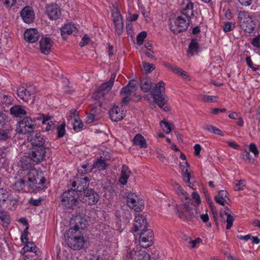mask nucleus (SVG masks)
Instances as JSON below:
<instances>
[{"label": "nucleus", "mask_w": 260, "mask_h": 260, "mask_svg": "<svg viewBox=\"0 0 260 260\" xmlns=\"http://www.w3.org/2000/svg\"><path fill=\"white\" fill-rule=\"evenodd\" d=\"M56 122H54L50 120L46 122V123L43 124L45 127H43V128L47 132L49 131H52L55 129L56 127H57Z\"/></svg>", "instance_id": "nucleus-45"}, {"label": "nucleus", "mask_w": 260, "mask_h": 260, "mask_svg": "<svg viewBox=\"0 0 260 260\" xmlns=\"http://www.w3.org/2000/svg\"><path fill=\"white\" fill-rule=\"evenodd\" d=\"M91 112L86 117V122L88 123L93 122L96 116V111H94V108H92L91 110Z\"/></svg>", "instance_id": "nucleus-55"}, {"label": "nucleus", "mask_w": 260, "mask_h": 260, "mask_svg": "<svg viewBox=\"0 0 260 260\" xmlns=\"http://www.w3.org/2000/svg\"><path fill=\"white\" fill-rule=\"evenodd\" d=\"M49 146L34 147L29 153V156L34 161L39 163L43 161L46 157V149H49Z\"/></svg>", "instance_id": "nucleus-15"}, {"label": "nucleus", "mask_w": 260, "mask_h": 260, "mask_svg": "<svg viewBox=\"0 0 260 260\" xmlns=\"http://www.w3.org/2000/svg\"><path fill=\"white\" fill-rule=\"evenodd\" d=\"M36 88L33 86H20L17 89L18 97L25 102H32L36 98Z\"/></svg>", "instance_id": "nucleus-8"}, {"label": "nucleus", "mask_w": 260, "mask_h": 260, "mask_svg": "<svg viewBox=\"0 0 260 260\" xmlns=\"http://www.w3.org/2000/svg\"><path fill=\"white\" fill-rule=\"evenodd\" d=\"M199 50V44L196 40L192 39L189 45L188 53L194 55L198 53Z\"/></svg>", "instance_id": "nucleus-38"}, {"label": "nucleus", "mask_w": 260, "mask_h": 260, "mask_svg": "<svg viewBox=\"0 0 260 260\" xmlns=\"http://www.w3.org/2000/svg\"><path fill=\"white\" fill-rule=\"evenodd\" d=\"M205 128L206 130H207L211 133H214L215 134H216V135H219L221 136H224V133L220 129L218 128L217 127H216L214 126H213L211 125H207L205 126Z\"/></svg>", "instance_id": "nucleus-42"}, {"label": "nucleus", "mask_w": 260, "mask_h": 260, "mask_svg": "<svg viewBox=\"0 0 260 260\" xmlns=\"http://www.w3.org/2000/svg\"><path fill=\"white\" fill-rule=\"evenodd\" d=\"M89 185V179L87 177H76L71 179L68 183V187H72L77 192L81 193L87 190Z\"/></svg>", "instance_id": "nucleus-9"}, {"label": "nucleus", "mask_w": 260, "mask_h": 260, "mask_svg": "<svg viewBox=\"0 0 260 260\" xmlns=\"http://www.w3.org/2000/svg\"><path fill=\"white\" fill-rule=\"evenodd\" d=\"M200 100L204 102L214 103L217 101V98L214 95H201L200 96Z\"/></svg>", "instance_id": "nucleus-44"}, {"label": "nucleus", "mask_w": 260, "mask_h": 260, "mask_svg": "<svg viewBox=\"0 0 260 260\" xmlns=\"http://www.w3.org/2000/svg\"><path fill=\"white\" fill-rule=\"evenodd\" d=\"M42 201V199L41 198H40L38 199H35L34 198H31L29 201V204L34 206H39L41 202Z\"/></svg>", "instance_id": "nucleus-60"}, {"label": "nucleus", "mask_w": 260, "mask_h": 260, "mask_svg": "<svg viewBox=\"0 0 260 260\" xmlns=\"http://www.w3.org/2000/svg\"><path fill=\"white\" fill-rule=\"evenodd\" d=\"M238 23L240 28L247 34H252L256 27L254 16L247 11H240L238 14Z\"/></svg>", "instance_id": "nucleus-3"}, {"label": "nucleus", "mask_w": 260, "mask_h": 260, "mask_svg": "<svg viewBox=\"0 0 260 260\" xmlns=\"http://www.w3.org/2000/svg\"><path fill=\"white\" fill-rule=\"evenodd\" d=\"M252 45L254 47V51L257 53L260 52V35L254 38L252 42Z\"/></svg>", "instance_id": "nucleus-47"}, {"label": "nucleus", "mask_w": 260, "mask_h": 260, "mask_svg": "<svg viewBox=\"0 0 260 260\" xmlns=\"http://www.w3.org/2000/svg\"><path fill=\"white\" fill-rule=\"evenodd\" d=\"M225 215H227V218H226V228L227 229H230L232 227L233 225V222L234 221V218L233 216H232L231 215L228 214V213H225Z\"/></svg>", "instance_id": "nucleus-59"}, {"label": "nucleus", "mask_w": 260, "mask_h": 260, "mask_svg": "<svg viewBox=\"0 0 260 260\" xmlns=\"http://www.w3.org/2000/svg\"><path fill=\"white\" fill-rule=\"evenodd\" d=\"M191 198H192V199L193 200V202L192 203H191L189 201H187V202H185V203H187V202H189L190 204V206H191L192 205H193V208H198V207L201 204V199L200 198V196L199 195V194L196 192V191H193L191 193ZM184 204V203L183 204V205ZM183 206L182 207H180V208H177V210L178 209H183Z\"/></svg>", "instance_id": "nucleus-36"}, {"label": "nucleus", "mask_w": 260, "mask_h": 260, "mask_svg": "<svg viewBox=\"0 0 260 260\" xmlns=\"http://www.w3.org/2000/svg\"><path fill=\"white\" fill-rule=\"evenodd\" d=\"M24 38L27 42L32 43L39 40V34L37 29L30 28L25 31Z\"/></svg>", "instance_id": "nucleus-27"}, {"label": "nucleus", "mask_w": 260, "mask_h": 260, "mask_svg": "<svg viewBox=\"0 0 260 260\" xmlns=\"http://www.w3.org/2000/svg\"><path fill=\"white\" fill-rule=\"evenodd\" d=\"M68 235H72L66 238V242L70 248L79 250L83 247L85 241L81 232L70 233Z\"/></svg>", "instance_id": "nucleus-6"}, {"label": "nucleus", "mask_w": 260, "mask_h": 260, "mask_svg": "<svg viewBox=\"0 0 260 260\" xmlns=\"http://www.w3.org/2000/svg\"><path fill=\"white\" fill-rule=\"evenodd\" d=\"M165 92V85L162 81H160L156 84L151 92V95L154 102L160 108H162L168 101V98L164 94Z\"/></svg>", "instance_id": "nucleus-5"}, {"label": "nucleus", "mask_w": 260, "mask_h": 260, "mask_svg": "<svg viewBox=\"0 0 260 260\" xmlns=\"http://www.w3.org/2000/svg\"><path fill=\"white\" fill-rule=\"evenodd\" d=\"M90 41V38L87 36V35H85L82 38L81 41L80 42L79 45L81 47H83L85 45L88 44Z\"/></svg>", "instance_id": "nucleus-62"}, {"label": "nucleus", "mask_w": 260, "mask_h": 260, "mask_svg": "<svg viewBox=\"0 0 260 260\" xmlns=\"http://www.w3.org/2000/svg\"><path fill=\"white\" fill-rule=\"evenodd\" d=\"M74 121L73 128L74 131L77 132L81 131L83 127V123L81 120L79 118Z\"/></svg>", "instance_id": "nucleus-51"}, {"label": "nucleus", "mask_w": 260, "mask_h": 260, "mask_svg": "<svg viewBox=\"0 0 260 260\" xmlns=\"http://www.w3.org/2000/svg\"><path fill=\"white\" fill-rule=\"evenodd\" d=\"M125 258L126 260H150V256L144 250H133Z\"/></svg>", "instance_id": "nucleus-20"}, {"label": "nucleus", "mask_w": 260, "mask_h": 260, "mask_svg": "<svg viewBox=\"0 0 260 260\" xmlns=\"http://www.w3.org/2000/svg\"><path fill=\"white\" fill-rule=\"evenodd\" d=\"M10 134L9 130L0 129V141H6L10 139Z\"/></svg>", "instance_id": "nucleus-46"}, {"label": "nucleus", "mask_w": 260, "mask_h": 260, "mask_svg": "<svg viewBox=\"0 0 260 260\" xmlns=\"http://www.w3.org/2000/svg\"><path fill=\"white\" fill-rule=\"evenodd\" d=\"M182 14L187 18L193 15V4L190 0H183L181 4Z\"/></svg>", "instance_id": "nucleus-26"}, {"label": "nucleus", "mask_w": 260, "mask_h": 260, "mask_svg": "<svg viewBox=\"0 0 260 260\" xmlns=\"http://www.w3.org/2000/svg\"><path fill=\"white\" fill-rule=\"evenodd\" d=\"M151 87V82L149 79H143L141 82V88L145 92L149 91Z\"/></svg>", "instance_id": "nucleus-41"}, {"label": "nucleus", "mask_w": 260, "mask_h": 260, "mask_svg": "<svg viewBox=\"0 0 260 260\" xmlns=\"http://www.w3.org/2000/svg\"><path fill=\"white\" fill-rule=\"evenodd\" d=\"M38 254L36 253V252L32 253L31 254H27L25 255V258L22 260H38Z\"/></svg>", "instance_id": "nucleus-64"}, {"label": "nucleus", "mask_w": 260, "mask_h": 260, "mask_svg": "<svg viewBox=\"0 0 260 260\" xmlns=\"http://www.w3.org/2000/svg\"><path fill=\"white\" fill-rule=\"evenodd\" d=\"M125 114V109L122 105L115 107V121L122 119Z\"/></svg>", "instance_id": "nucleus-37"}, {"label": "nucleus", "mask_w": 260, "mask_h": 260, "mask_svg": "<svg viewBox=\"0 0 260 260\" xmlns=\"http://www.w3.org/2000/svg\"><path fill=\"white\" fill-rule=\"evenodd\" d=\"M20 15L23 21L27 24L32 23L35 19L34 12L29 6L24 7L21 11Z\"/></svg>", "instance_id": "nucleus-22"}, {"label": "nucleus", "mask_w": 260, "mask_h": 260, "mask_svg": "<svg viewBox=\"0 0 260 260\" xmlns=\"http://www.w3.org/2000/svg\"><path fill=\"white\" fill-rule=\"evenodd\" d=\"M160 125L164 130L167 133L169 134L171 132V127L170 124L166 121H161L160 122Z\"/></svg>", "instance_id": "nucleus-53"}, {"label": "nucleus", "mask_w": 260, "mask_h": 260, "mask_svg": "<svg viewBox=\"0 0 260 260\" xmlns=\"http://www.w3.org/2000/svg\"><path fill=\"white\" fill-rule=\"evenodd\" d=\"M153 233L150 229H144L140 235V244L143 248H147L153 244Z\"/></svg>", "instance_id": "nucleus-17"}, {"label": "nucleus", "mask_w": 260, "mask_h": 260, "mask_svg": "<svg viewBox=\"0 0 260 260\" xmlns=\"http://www.w3.org/2000/svg\"><path fill=\"white\" fill-rule=\"evenodd\" d=\"M113 76L114 74H112L110 80L102 84L95 90L92 96L93 99L96 100H99L111 90L113 85Z\"/></svg>", "instance_id": "nucleus-13"}, {"label": "nucleus", "mask_w": 260, "mask_h": 260, "mask_svg": "<svg viewBox=\"0 0 260 260\" xmlns=\"http://www.w3.org/2000/svg\"><path fill=\"white\" fill-rule=\"evenodd\" d=\"M10 114L15 117H21L26 114V111L23 107L19 105L12 106L10 109Z\"/></svg>", "instance_id": "nucleus-32"}, {"label": "nucleus", "mask_w": 260, "mask_h": 260, "mask_svg": "<svg viewBox=\"0 0 260 260\" xmlns=\"http://www.w3.org/2000/svg\"><path fill=\"white\" fill-rule=\"evenodd\" d=\"M25 246L23 248L24 252H30L31 253L29 254H31L32 253H35V252H36V253L38 254V256L39 255L40 251L36 250L37 248L34 243L27 242L25 243Z\"/></svg>", "instance_id": "nucleus-39"}, {"label": "nucleus", "mask_w": 260, "mask_h": 260, "mask_svg": "<svg viewBox=\"0 0 260 260\" xmlns=\"http://www.w3.org/2000/svg\"><path fill=\"white\" fill-rule=\"evenodd\" d=\"M51 116L48 115L38 114L37 115L36 117L32 118V120H35V122L36 121V120H42V124H45L46 123V122L48 121L49 120H51Z\"/></svg>", "instance_id": "nucleus-43"}, {"label": "nucleus", "mask_w": 260, "mask_h": 260, "mask_svg": "<svg viewBox=\"0 0 260 260\" xmlns=\"http://www.w3.org/2000/svg\"><path fill=\"white\" fill-rule=\"evenodd\" d=\"M27 140L32 145L33 147L48 146L46 143V138L40 132H34L28 135Z\"/></svg>", "instance_id": "nucleus-16"}, {"label": "nucleus", "mask_w": 260, "mask_h": 260, "mask_svg": "<svg viewBox=\"0 0 260 260\" xmlns=\"http://www.w3.org/2000/svg\"><path fill=\"white\" fill-rule=\"evenodd\" d=\"M236 23L233 22H225L223 25V30L224 32H229L235 27Z\"/></svg>", "instance_id": "nucleus-50"}, {"label": "nucleus", "mask_w": 260, "mask_h": 260, "mask_svg": "<svg viewBox=\"0 0 260 260\" xmlns=\"http://www.w3.org/2000/svg\"><path fill=\"white\" fill-rule=\"evenodd\" d=\"M147 37V32L145 31L140 32L137 37V42L139 45H141L144 42V39Z\"/></svg>", "instance_id": "nucleus-54"}, {"label": "nucleus", "mask_w": 260, "mask_h": 260, "mask_svg": "<svg viewBox=\"0 0 260 260\" xmlns=\"http://www.w3.org/2000/svg\"><path fill=\"white\" fill-rule=\"evenodd\" d=\"M183 208L177 210V215L178 217L184 221H191L194 219H198L199 217L203 222H207L209 219V216L207 214V211L205 213L200 214L197 208H193L190 206L189 202L185 203L183 204Z\"/></svg>", "instance_id": "nucleus-2"}, {"label": "nucleus", "mask_w": 260, "mask_h": 260, "mask_svg": "<svg viewBox=\"0 0 260 260\" xmlns=\"http://www.w3.org/2000/svg\"><path fill=\"white\" fill-rule=\"evenodd\" d=\"M215 200L217 203L224 206L229 201L228 193L225 190H220L217 196L215 197Z\"/></svg>", "instance_id": "nucleus-31"}, {"label": "nucleus", "mask_w": 260, "mask_h": 260, "mask_svg": "<svg viewBox=\"0 0 260 260\" xmlns=\"http://www.w3.org/2000/svg\"><path fill=\"white\" fill-rule=\"evenodd\" d=\"M143 68L146 73H149L154 70L155 67L152 63L144 62Z\"/></svg>", "instance_id": "nucleus-56"}, {"label": "nucleus", "mask_w": 260, "mask_h": 260, "mask_svg": "<svg viewBox=\"0 0 260 260\" xmlns=\"http://www.w3.org/2000/svg\"><path fill=\"white\" fill-rule=\"evenodd\" d=\"M79 193L75 189L70 188L64 191L60 196L61 205L67 209L75 210L79 205Z\"/></svg>", "instance_id": "nucleus-4"}, {"label": "nucleus", "mask_w": 260, "mask_h": 260, "mask_svg": "<svg viewBox=\"0 0 260 260\" xmlns=\"http://www.w3.org/2000/svg\"><path fill=\"white\" fill-rule=\"evenodd\" d=\"M46 13L50 19L56 20L60 18L61 10L57 4H52L46 7Z\"/></svg>", "instance_id": "nucleus-19"}, {"label": "nucleus", "mask_w": 260, "mask_h": 260, "mask_svg": "<svg viewBox=\"0 0 260 260\" xmlns=\"http://www.w3.org/2000/svg\"><path fill=\"white\" fill-rule=\"evenodd\" d=\"M53 41L49 38L43 37L40 41V48L41 52L48 55L51 52V48L52 46Z\"/></svg>", "instance_id": "nucleus-24"}, {"label": "nucleus", "mask_w": 260, "mask_h": 260, "mask_svg": "<svg viewBox=\"0 0 260 260\" xmlns=\"http://www.w3.org/2000/svg\"><path fill=\"white\" fill-rule=\"evenodd\" d=\"M172 185L177 194L183 203H185V201H187L189 199V197L188 193L185 191L177 182L175 181L173 182Z\"/></svg>", "instance_id": "nucleus-30"}, {"label": "nucleus", "mask_w": 260, "mask_h": 260, "mask_svg": "<svg viewBox=\"0 0 260 260\" xmlns=\"http://www.w3.org/2000/svg\"><path fill=\"white\" fill-rule=\"evenodd\" d=\"M189 164L186 161L182 162L180 164V168L181 169V173L182 175L183 179L184 182L189 184L190 187L193 189V187L191 185L190 180L191 178V174L189 171Z\"/></svg>", "instance_id": "nucleus-25"}, {"label": "nucleus", "mask_w": 260, "mask_h": 260, "mask_svg": "<svg viewBox=\"0 0 260 260\" xmlns=\"http://www.w3.org/2000/svg\"><path fill=\"white\" fill-rule=\"evenodd\" d=\"M244 182L245 180L243 179L236 181L235 183L234 189L237 191L243 190L245 188Z\"/></svg>", "instance_id": "nucleus-52"}, {"label": "nucleus", "mask_w": 260, "mask_h": 260, "mask_svg": "<svg viewBox=\"0 0 260 260\" xmlns=\"http://www.w3.org/2000/svg\"><path fill=\"white\" fill-rule=\"evenodd\" d=\"M80 201L86 205L95 204L99 200V194L92 188L85 190L83 192L79 193Z\"/></svg>", "instance_id": "nucleus-12"}, {"label": "nucleus", "mask_w": 260, "mask_h": 260, "mask_svg": "<svg viewBox=\"0 0 260 260\" xmlns=\"http://www.w3.org/2000/svg\"><path fill=\"white\" fill-rule=\"evenodd\" d=\"M136 81L132 80L129 82L126 86L122 88L120 93L123 103H127L131 101V94L136 90Z\"/></svg>", "instance_id": "nucleus-18"}, {"label": "nucleus", "mask_w": 260, "mask_h": 260, "mask_svg": "<svg viewBox=\"0 0 260 260\" xmlns=\"http://www.w3.org/2000/svg\"><path fill=\"white\" fill-rule=\"evenodd\" d=\"M18 126L16 128V132L19 134L29 135L33 133L34 130L36 126L35 123V120H32V118L26 116L23 118L18 123Z\"/></svg>", "instance_id": "nucleus-7"}, {"label": "nucleus", "mask_w": 260, "mask_h": 260, "mask_svg": "<svg viewBox=\"0 0 260 260\" xmlns=\"http://www.w3.org/2000/svg\"><path fill=\"white\" fill-rule=\"evenodd\" d=\"M188 19L187 20L182 16H178L171 21L170 27L172 31L174 33H178L186 30L188 27Z\"/></svg>", "instance_id": "nucleus-14"}, {"label": "nucleus", "mask_w": 260, "mask_h": 260, "mask_svg": "<svg viewBox=\"0 0 260 260\" xmlns=\"http://www.w3.org/2000/svg\"><path fill=\"white\" fill-rule=\"evenodd\" d=\"M246 62L248 66L253 71H255L257 70V67L256 65L253 63V62L250 56H247L246 58Z\"/></svg>", "instance_id": "nucleus-58"}, {"label": "nucleus", "mask_w": 260, "mask_h": 260, "mask_svg": "<svg viewBox=\"0 0 260 260\" xmlns=\"http://www.w3.org/2000/svg\"><path fill=\"white\" fill-rule=\"evenodd\" d=\"M87 220L85 218L80 215L75 216L71 219V229L68 231L67 235H69L70 233L81 232L80 230H84L87 227Z\"/></svg>", "instance_id": "nucleus-11"}, {"label": "nucleus", "mask_w": 260, "mask_h": 260, "mask_svg": "<svg viewBox=\"0 0 260 260\" xmlns=\"http://www.w3.org/2000/svg\"><path fill=\"white\" fill-rule=\"evenodd\" d=\"M77 28L75 25L72 23L64 25L60 29L61 35L63 38H66L68 35L73 34L75 36L77 32Z\"/></svg>", "instance_id": "nucleus-28"}, {"label": "nucleus", "mask_w": 260, "mask_h": 260, "mask_svg": "<svg viewBox=\"0 0 260 260\" xmlns=\"http://www.w3.org/2000/svg\"><path fill=\"white\" fill-rule=\"evenodd\" d=\"M171 69L173 72L181 76L184 79H187L188 80H190V78L188 76L187 73L186 71L183 70L182 69L177 68L176 67H172Z\"/></svg>", "instance_id": "nucleus-40"}, {"label": "nucleus", "mask_w": 260, "mask_h": 260, "mask_svg": "<svg viewBox=\"0 0 260 260\" xmlns=\"http://www.w3.org/2000/svg\"><path fill=\"white\" fill-rule=\"evenodd\" d=\"M18 172L19 179L13 184V189L18 191L25 190L37 192L44 188L46 179L42 172L31 168L27 160L21 161Z\"/></svg>", "instance_id": "nucleus-1"}, {"label": "nucleus", "mask_w": 260, "mask_h": 260, "mask_svg": "<svg viewBox=\"0 0 260 260\" xmlns=\"http://www.w3.org/2000/svg\"><path fill=\"white\" fill-rule=\"evenodd\" d=\"M65 127V123H62L60 125H58V123L57 124V127H56L55 129L57 130V137L58 138H61L64 135L66 132Z\"/></svg>", "instance_id": "nucleus-48"}, {"label": "nucleus", "mask_w": 260, "mask_h": 260, "mask_svg": "<svg viewBox=\"0 0 260 260\" xmlns=\"http://www.w3.org/2000/svg\"><path fill=\"white\" fill-rule=\"evenodd\" d=\"M126 203L130 208L136 212H140L144 208V200L134 193H128L126 197Z\"/></svg>", "instance_id": "nucleus-10"}, {"label": "nucleus", "mask_w": 260, "mask_h": 260, "mask_svg": "<svg viewBox=\"0 0 260 260\" xmlns=\"http://www.w3.org/2000/svg\"><path fill=\"white\" fill-rule=\"evenodd\" d=\"M0 220L3 228L6 229L10 223V216L8 212L0 210Z\"/></svg>", "instance_id": "nucleus-35"}, {"label": "nucleus", "mask_w": 260, "mask_h": 260, "mask_svg": "<svg viewBox=\"0 0 260 260\" xmlns=\"http://www.w3.org/2000/svg\"><path fill=\"white\" fill-rule=\"evenodd\" d=\"M107 166L105 158L101 156L90 166L89 170H86V172L89 173L94 169H95V171H103L106 169Z\"/></svg>", "instance_id": "nucleus-29"}, {"label": "nucleus", "mask_w": 260, "mask_h": 260, "mask_svg": "<svg viewBox=\"0 0 260 260\" xmlns=\"http://www.w3.org/2000/svg\"><path fill=\"white\" fill-rule=\"evenodd\" d=\"M9 193L8 191L4 188H0V205L4 203L8 198Z\"/></svg>", "instance_id": "nucleus-49"}, {"label": "nucleus", "mask_w": 260, "mask_h": 260, "mask_svg": "<svg viewBox=\"0 0 260 260\" xmlns=\"http://www.w3.org/2000/svg\"><path fill=\"white\" fill-rule=\"evenodd\" d=\"M131 172L127 166H123L121 169L120 177L119 179V183L122 185H125Z\"/></svg>", "instance_id": "nucleus-33"}, {"label": "nucleus", "mask_w": 260, "mask_h": 260, "mask_svg": "<svg viewBox=\"0 0 260 260\" xmlns=\"http://www.w3.org/2000/svg\"><path fill=\"white\" fill-rule=\"evenodd\" d=\"M133 142L134 145L139 146L140 148H146L147 146L144 137L140 134H138L135 136Z\"/></svg>", "instance_id": "nucleus-34"}, {"label": "nucleus", "mask_w": 260, "mask_h": 260, "mask_svg": "<svg viewBox=\"0 0 260 260\" xmlns=\"http://www.w3.org/2000/svg\"><path fill=\"white\" fill-rule=\"evenodd\" d=\"M249 151L253 153L255 157H257L259 154V151L257 149V146L254 143H251L249 146Z\"/></svg>", "instance_id": "nucleus-57"}, {"label": "nucleus", "mask_w": 260, "mask_h": 260, "mask_svg": "<svg viewBox=\"0 0 260 260\" xmlns=\"http://www.w3.org/2000/svg\"><path fill=\"white\" fill-rule=\"evenodd\" d=\"M147 222L145 217L142 214H137L135 217L133 232L135 233L139 230L143 231L144 229H147Z\"/></svg>", "instance_id": "nucleus-21"}, {"label": "nucleus", "mask_w": 260, "mask_h": 260, "mask_svg": "<svg viewBox=\"0 0 260 260\" xmlns=\"http://www.w3.org/2000/svg\"><path fill=\"white\" fill-rule=\"evenodd\" d=\"M69 118H70L71 119H73L74 121L76 119H79V117L77 114L76 110L73 109L70 111Z\"/></svg>", "instance_id": "nucleus-63"}, {"label": "nucleus", "mask_w": 260, "mask_h": 260, "mask_svg": "<svg viewBox=\"0 0 260 260\" xmlns=\"http://www.w3.org/2000/svg\"><path fill=\"white\" fill-rule=\"evenodd\" d=\"M7 118L6 115L0 111V127H3L5 125V121Z\"/></svg>", "instance_id": "nucleus-61"}, {"label": "nucleus", "mask_w": 260, "mask_h": 260, "mask_svg": "<svg viewBox=\"0 0 260 260\" xmlns=\"http://www.w3.org/2000/svg\"><path fill=\"white\" fill-rule=\"evenodd\" d=\"M115 29L118 34L123 30V20L119 8L115 6Z\"/></svg>", "instance_id": "nucleus-23"}]
</instances>
